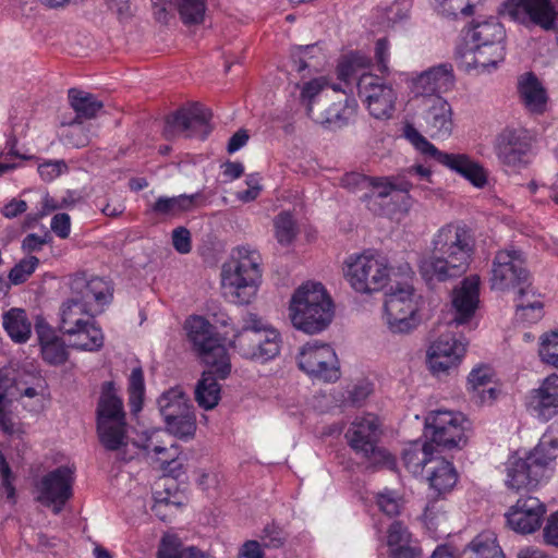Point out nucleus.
<instances>
[{
  "mask_svg": "<svg viewBox=\"0 0 558 558\" xmlns=\"http://www.w3.org/2000/svg\"><path fill=\"white\" fill-rule=\"evenodd\" d=\"M189 340L201 360L209 367L195 388V400L205 410L214 409L220 400L217 379H226L231 372L230 357L221 339L214 335V327L202 316L185 322Z\"/></svg>",
  "mask_w": 558,
  "mask_h": 558,
  "instance_id": "obj_1",
  "label": "nucleus"
},
{
  "mask_svg": "<svg viewBox=\"0 0 558 558\" xmlns=\"http://www.w3.org/2000/svg\"><path fill=\"white\" fill-rule=\"evenodd\" d=\"M475 236L462 222L441 227L433 239V255L421 263L426 281H447L466 272L475 251Z\"/></svg>",
  "mask_w": 558,
  "mask_h": 558,
  "instance_id": "obj_2",
  "label": "nucleus"
},
{
  "mask_svg": "<svg viewBox=\"0 0 558 558\" xmlns=\"http://www.w3.org/2000/svg\"><path fill=\"white\" fill-rule=\"evenodd\" d=\"M260 254L248 246L238 247L222 266L223 294L236 305H247L256 296L262 279Z\"/></svg>",
  "mask_w": 558,
  "mask_h": 558,
  "instance_id": "obj_3",
  "label": "nucleus"
},
{
  "mask_svg": "<svg viewBox=\"0 0 558 558\" xmlns=\"http://www.w3.org/2000/svg\"><path fill=\"white\" fill-rule=\"evenodd\" d=\"M557 457L558 440L551 438H542L524 458L509 457L506 463L507 487L515 492L536 488L550 476Z\"/></svg>",
  "mask_w": 558,
  "mask_h": 558,
  "instance_id": "obj_4",
  "label": "nucleus"
},
{
  "mask_svg": "<svg viewBox=\"0 0 558 558\" xmlns=\"http://www.w3.org/2000/svg\"><path fill=\"white\" fill-rule=\"evenodd\" d=\"M289 316L294 328L308 335L326 329L333 317V304L324 286L307 282L292 295Z\"/></svg>",
  "mask_w": 558,
  "mask_h": 558,
  "instance_id": "obj_5",
  "label": "nucleus"
},
{
  "mask_svg": "<svg viewBox=\"0 0 558 558\" xmlns=\"http://www.w3.org/2000/svg\"><path fill=\"white\" fill-rule=\"evenodd\" d=\"M96 415L100 444L109 451H117L126 446V414L123 401L112 381H105L101 385Z\"/></svg>",
  "mask_w": 558,
  "mask_h": 558,
  "instance_id": "obj_6",
  "label": "nucleus"
},
{
  "mask_svg": "<svg viewBox=\"0 0 558 558\" xmlns=\"http://www.w3.org/2000/svg\"><path fill=\"white\" fill-rule=\"evenodd\" d=\"M60 330L69 336L86 335L87 341L71 343L72 348L85 351H98L104 345V335L95 325V311L76 294L61 306Z\"/></svg>",
  "mask_w": 558,
  "mask_h": 558,
  "instance_id": "obj_7",
  "label": "nucleus"
},
{
  "mask_svg": "<svg viewBox=\"0 0 558 558\" xmlns=\"http://www.w3.org/2000/svg\"><path fill=\"white\" fill-rule=\"evenodd\" d=\"M403 136L426 158L434 159L438 163L456 171L469 180L474 186L483 187L487 182L484 168L469 156L463 154H448L437 149L412 124L403 128Z\"/></svg>",
  "mask_w": 558,
  "mask_h": 558,
  "instance_id": "obj_8",
  "label": "nucleus"
},
{
  "mask_svg": "<svg viewBox=\"0 0 558 558\" xmlns=\"http://www.w3.org/2000/svg\"><path fill=\"white\" fill-rule=\"evenodd\" d=\"M469 420L461 412L437 410L425 417L424 437L438 449H452L464 445Z\"/></svg>",
  "mask_w": 558,
  "mask_h": 558,
  "instance_id": "obj_9",
  "label": "nucleus"
},
{
  "mask_svg": "<svg viewBox=\"0 0 558 558\" xmlns=\"http://www.w3.org/2000/svg\"><path fill=\"white\" fill-rule=\"evenodd\" d=\"M379 426L377 416L373 414L356 417L348 428L345 438L350 447L372 464L390 466L395 463L392 456L377 445L380 436Z\"/></svg>",
  "mask_w": 558,
  "mask_h": 558,
  "instance_id": "obj_10",
  "label": "nucleus"
},
{
  "mask_svg": "<svg viewBox=\"0 0 558 558\" xmlns=\"http://www.w3.org/2000/svg\"><path fill=\"white\" fill-rule=\"evenodd\" d=\"M385 322L392 333H410L420 324L417 303L414 300V289L408 283L397 284L386 295Z\"/></svg>",
  "mask_w": 558,
  "mask_h": 558,
  "instance_id": "obj_11",
  "label": "nucleus"
},
{
  "mask_svg": "<svg viewBox=\"0 0 558 558\" xmlns=\"http://www.w3.org/2000/svg\"><path fill=\"white\" fill-rule=\"evenodd\" d=\"M356 101L347 95L338 94L336 87L331 94L319 96L308 108V117L317 124L330 130L345 126L356 113Z\"/></svg>",
  "mask_w": 558,
  "mask_h": 558,
  "instance_id": "obj_12",
  "label": "nucleus"
},
{
  "mask_svg": "<svg viewBox=\"0 0 558 558\" xmlns=\"http://www.w3.org/2000/svg\"><path fill=\"white\" fill-rule=\"evenodd\" d=\"M211 116L210 110L198 102L183 107L166 118L162 134L169 141L180 135L205 138L211 131Z\"/></svg>",
  "mask_w": 558,
  "mask_h": 558,
  "instance_id": "obj_13",
  "label": "nucleus"
},
{
  "mask_svg": "<svg viewBox=\"0 0 558 558\" xmlns=\"http://www.w3.org/2000/svg\"><path fill=\"white\" fill-rule=\"evenodd\" d=\"M345 276L356 292L372 293L387 284L389 268L386 258L362 254L348 265Z\"/></svg>",
  "mask_w": 558,
  "mask_h": 558,
  "instance_id": "obj_14",
  "label": "nucleus"
},
{
  "mask_svg": "<svg viewBox=\"0 0 558 558\" xmlns=\"http://www.w3.org/2000/svg\"><path fill=\"white\" fill-rule=\"evenodd\" d=\"M531 274L524 254L520 250H500L496 253L492 268V288L500 291L518 289L527 284Z\"/></svg>",
  "mask_w": 558,
  "mask_h": 558,
  "instance_id": "obj_15",
  "label": "nucleus"
},
{
  "mask_svg": "<svg viewBox=\"0 0 558 558\" xmlns=\"http://www.w3.org/2000/svg\"><path fill=\"white\" fill-rule=\"evenodd\" d=\"M298 365L316 379L333 383L340 378L339 360L328 343L307 342L298 355Z\"/></svg>",
  "mask_w": 558,
  "mask_h": 558,
  "instance_id": "obj_16",
  "label": "nucleus"
},
{
  "mask_svg": "<svg viewBox=\"0 0 558 558\" xmlns=\"http://www.w3.org/2000/svg\"><path fill=\"white\" fill-rule=\"evenodd\" d=\"M501 14L524 26H539L545 31L555 28L558 15L551 0H506Z\"/></svg>",
  "mask_w": 558,
  "mask_h": 558,
  "instance_id": "obj_17",
  "label": "nucleus"
},
{
  "mask_svg": "<svg viewBox=\"0 0 558 558\" xmlns=\"http://www.w3.org/2000/svg\"><path fill=\"white\" fill-rule=\"evenodd\" d=\"M357 94L366 104L369 114L375 119L388 120L392 117L397 93L381 77L372 73H363L357 81Z\"/></svg>",
  "mask_w": 558,
  "mask_h": 558,
  "instance_id": "obj_18",
  "label": "nucleus"
},
{
  "mask_svg": "<svg viewBox=\"0 0 558 558\" xmlns=\"http://www.w3.org/2000/svg\"><path fill=\"white\" fill-rule=\"evenodd\" d=\"M73 471L69 466L62 465L50 471L38 484V501L52 507V512L59 514L73 496Z\"/></svg>",
  "mask_w": 558,
  "mask_h": 558,
  "instance_id": "obj_19",
  "label": "nucleus"
},
{
  "mask_svg": "<svg viewBox=\"0 0 558 558\" xmlns=\"http://www.w3.org/2000/svg\"><path fill=\"white\" fill-rule=\"evenodd\" d=\"M231 344L245 359L268 361L280 351V335L277 330H236Z\"/></svg>",
  "mask_w": 558,
  "mask_h": 558,
  "instance_id": "obj_20",
  "label": "nucleus"
},
{
  "mask_svg": "<svg viewBox=\"0 0 558 558\" xmlns=\"http://www.w3.org/2000/svg\"><path fill=\"white\" fill-rule=\"evenodd\" d=\"M466 351V343L453 335H441L427 351V363L434 375L440 376L456 368Z\"/></svg>",
  "mask_w": 558,
  "mask_h": 558,
  "instance_id": "obj_21",
  "label": "nucleus"
},
{
  "mask_svg": "<svg viewBox=\"0 0 558 558\" xmlns=\"http://www.w3.org/2000/svg\"><path fill=\"white\" fill-rule=\"evenodd\" d=\"M532 137L522 128H506L496 140V153L502 163L517 167L527 162Z\"/></svg>",
  "mask_w": 558,
  "mask_h": 558,
  "instance_id": "obj_22",
  "label": "nucleus"
},
{
  "mask_svg": "<svg viewBox=\"0 0 558 558\" xmlns=\"http://www.w3.org/2000/svg\"><path fill=\"white\" fill-rule=\"evenodd\" d=\"M546 506L536 497L519 498L507 513L509 526L521 534H531L542 525Z\"/></svg>",
  "mask_w": 558,
  "mask_h": 558,
  "instance_id": "obj_23",
  "label": "nucleus"
},
{
  "mask_svg": "<svg viewBox=\"0 0 558 558\" xmlns=\"http://www.w3.org/2000/svg\"><path fill=\"white\" fill-rule=\"evenodd\" d=\"M151 3L155 19L165 24L169 21V11L173 10L184 25H199L207 10V0H151Z\"/></svg>",
  "mask_w": 558,
  "mask_h": 558,
  "instance_id": "obj_24",
  "label": "nucleus"
},
{
  "mask_svg": "<svg viewBox=\"0 0 558 558\" xmlns=\"http://www.w3.org/2000/svg\"><path fill=\"white\" fill-rule=\"evenodd\" d=\"M529 411L543 422L558 415V375L551 374L542 380L538 388L532 389L527 396Z\"/></svg>",
  "mask_w": 558,
  "mask_h": 558,
  "instance_id": "obj_25",
  "label": "nucleus"
},
{
  "mask_svg": "<svg viewBox=\"0 0 558 558\" xmlns=\"http://www.w3.org/2000/svg\"><path fill=\"white\" fill-rule=\"evenodd\" d=\"M347 186L355 189H373V195L379 198H385L393 191H399L408 194L413 184L408 180L404 174L396 177H367L361 173H350L343 179ZM409 198V195H407Z\"/></svg>",
  "mask_w": 558,
  "mask_h": 558,
  "instance_id": "obj_26",
  "label": "nucleus"
},
{
  "mask_svg": "<svg viewBox=\"0 0 558 558\" xmlns=\"http://www.w3.org/2000/svg\"><path fill=\"white\" fill-rule=\"evenodd\" d=\"M480 303V277L470 276L452 291V308L454 316L452 323L466 324L475 314Z\"/></svg>",
  "mask_w": 558,
  "mask_h": 558,
  "instance_id": "obj_27",
  "label": "nucleus"
},
{
  "mask_svg": "<svg viewBox=\"0 0 558 558\" xmlns=\"http://www.w3.org/2000/svg\"><path fill=\"white\" fill-rule=\"evenodd\" d=\"M70 288L72 294L78 295L92 307L93 303L102 306L112 298L110 282L99 277L87 279L85 274H77L71 279Z\"/></svg>",
  "mask_w": 558,
  "mask_h": 558,
  "instance_id": "obj_28",
  "label": "nucleus"
},
{
  "mask_svg": "<svg viewBox=\"0 0 558 558\" xmlns=\"http://www.w3.org/2000/svg\"><path fill=\"white\" fill-rule=\"evenodd\" d=\"M452 66L441 64L430 68L413 81V92L416 96H433L446 93L453 86Z\"/></svg>",
  "mask_w": 558,
  "mask_h": 558,
  "instance_id": "obj_29",
  "label": "nucleus"
},
{
  "mask_svg": "<svg viewBox=\"0 0 558 558\" xmlns=\"http://www.w3.org/2000/svg\"><path fill=\"white\" fill-rule=\"evenodd\" d=\"M505 37L506 32L501 23L495 17H490L474 24L472 29H469L466 33L465 43L469 40L470 45L493 44V56L501 58L506 54Z\"/></svg>",
  "mask_w": 558,
  "mask_h": 558,
  "instance_id": "obj_30",
  "label": "nucleus"
},
{
  "mask_svg": "<svg viewBox=\"0 0 558 558\" xmlns=\"http://www.w3.org/2000/svg\"><path fill=\"white\" fill-rule=\"evenodd\" d=\"M425 113V122L432 137L445 138L451 134L452 110L448 101L435 96Z\"/></svg>",
  "mask_w": 558,
  "mask_h": 558,
  "instance_id": "obj_31",
  "label": "nucleus"
},
{
  "mask_svg": "<svg viewBox=\"0 0 558 558\" xmlns=\"http://www.w3.org/2000/svg\"><path fill=\"white\" fill-rule=\"evenodd\" d=\"M518 93L530 112L542 114L546 110L547 94L534 73H525L520 77Z\"/></svg>",
  "mask_w": 558,
  "mask_h": 558,
  "instance_id": "obj_32",
  "label": "nucleus"
},
{
  "mask_svg": "<svg viewBox=\"0 0 558 558\" xmlns=\"http://www.w3.org/2000/svg\"><path fill=\"white\" fill-rule=\"evenodd\" d=\"M205 202L202 193L181 194L179 196H160L151 206V210L160 216L177 217L183 213L191 211Z\"/></svg>",
  "mask_w": 558,
  "mask_h": 558,
  "instance_id": "obj_33",
  "label": "nucleus"
},
{
  "mask_svg": "<svg viewBox=\"0 0 558 558\" xmlns=\"http://www.w3.org/2000/svg\"><path fill=\"white\" fill-rule=\"evenodd\" d=\"M436 449L426 439L424 442L418 440L409 444L402 451V462L404 466L414 475L423 473L424 468L428 464L435 463Z\"/></svg>",
  "mask_w": 558,
  "mask_h": 558,
  "instance_id": "obj_34",
  "label": "nucleus"
},
{
  "mask_svg": "<svg viewBox=\"0 0 558 558\" xmlns=\"http://www.w3.org/2000/svg\"><path fill=\"white\" fill-rule=\"evenodd\" d=\"M494 377L493 369L487 365H482L472 369L468 377V385L473 398L480 403H492L496 400L498 391L494 387H487L492 384Z\"/></svg>",
  "mask_w": 558,
  "mask_h": 558,
  "instance_id": "obj_35",
  "label": "nucleus"
},
{
  "mask_svg": "<svg viewBox=\"0 0 558 558\" xmlns=\"http://www.w3.org/2000/svg\"><path fill=\"white\" fill-rule=\"evenodd\" d=\"M460 558H506L492 531L477 534L461 551Z\"/></svg>",
  "mask_w": 558,
  "mask_h": 558,
  "instance_id": "obj_36",
  "label": "nucleus"
},
{
  "mask_svg": "<svg viewBox=\"0 0 558 558\" xmlns=\"http://www.w3.org/2000/svg\"><path fill=\"white\" fill-rule=\"evenodd\" d=\"M158 408L165 421L193 410V405L181 387H173L165 391L158 398Z\"/></svg>",
  "mask_w": 558,
  "mask_h": 558,
  "instance_id": "obj_37",
  "label": "nucleus"
},
{
  "mask_svg": "<svg viewBox=\"0 0 558 558\" xmlns=\"http://www.w3.org/2000/svg\"><path fill=\"white\" fill-rule=\"evenodd\" d=\"M427 478L430 487L440 495L453 488L458 481V474L451 462L439 457L429 468Z\"/></svg>",
  "mask_w": 558,
  "mask_h": 558,
  "instance_id": "obj_38",
  "label": "nucleus"
},
{
  "mask_svg": "<svg viewBox=\"0 0 558 558\" xmlns=\"http://www.w3.org/2000/svg\"><path fill=\"white\" fill-rule=\"evenodd\" d=\"M493 44H475L470 45L469 40L463 48L459 49V53L466 63L472 64L474 68H482L483 70L495 69L498 63L504 61L505 56L495 58L493 56Z\"/></svg>",
  "mask_w": 558,
  "mask_h": 558,
  "instance_id": "obj_39",
  "label": "nucleus"
},
{
  "mask_svg": "<svg viewBox=\"0 0 558 558\" xmlns=\"http://www.w3.org/2000/svg\"><path fill=\"white\" fill-rule=\"evenodd\" d=\"M71 108L75 111L74 120L93 119L102 109L104 104L90 93L71 88L68 94Z\"/></svg>",
  "mask_w": 558,
  "mask_h": 558,
  "instance_id": "obj_40",
  "label": "nucleus"
},
{
  "mask_svg": "<svg viewBox=\"0 0 558 558\" xmlns=\"http://www.w3.org/2000/svg\"><path fill=\"white\" fill-rule=\"evenodd\" d=\"M3 327L10 338L17 343H24L31 337L32 327L24 310L11 308L5 312Z\"/></svg>",
  "mask_w": 558,
  "mask_h": 558,
  "instance_id": "obj_41",
  "label": "nucleus"
},
{
  "mask_svg": "<svg viewBox=\"0 0 558 558\" xmlns=\"http://www.w3.org/2000/svg\"><path fill=\"white\" fill-rule=\"evenodd\" d=\"M158 558H206L204 553L194 546H184L175 535H165L157 554Z\"/></svg>",
  "mask_w": 558,
  "mask_h": 558,
  "instance_id": "obj_42",
  "label": "nucleus"
},
{
  "mask_svg": "<svg viewBox=\"0 0 558 558\" xmlns=\"http://www.w3.org/2000/svg\"><path fill=\"white\" fill-rule=\"evenodd\" d=\"M372 64L369 57L362 52H351L343 56L337 65V76L344 83H350L355 78L360 70L368 69Z\"/></svg>",
  "mask_w": 558,
  "mask_h": 558,
  "instance_id": "obj_43",
  "label": "nucleus"
},
{
  "mask_svg": "<svg viewBox=\"0 0 558 558\" xmlns=\"http://www.w3.org/2000/svg\"><path fill=\"white\" fill-rule=\"evenodd\" d=\"M165 423L168 432L179 439L189 440L195 435L196 416L193 410L177 415L175 418L166 420Z\"/></svg>",
  "mask_w": 558,
  "mask_h": 558,
  "instance_id": "obj_44",
  "label": "nucleus"
},
{
  "mask_svg": "<svg viewBox=\"0 0 558 558\" xmlns=\"http://www.w3.org/2000/svg\"><path fill=\"white\" fill-rule=\"evenodd\" d=\"M129 405L131 412L136 414L142 410L144 395H145V383L144 373L142 367H134L129 377Z\"/></svg>",
  "mask_w": 558,
  "mask_h": 558,
  "instance_id": "obj_45",
  "label": "nucleus"
},
{
  "mask_svg": "<svg viewBox=\"0 0 558 558\" xmlns=\"http://www.w3.org/2000/svg\"><path fill=\"white\" fill-rule=\"evenodd\" d=\"M275 236L281 245H289L298 234V227L289 211H282L274 219Z\"/></svg>",
  "mask_w": 558,
  "mask_h": 558,
  "instance_id": "obj_46",
  "label": "nucleus"
},
{
  "mask_svg": "<svg viewBox=\"0 0 558 558\" xmlns=\"http://www.w3.org/2000/svg\"><path fill=\"white\" fill-rule=\"evenodd\" d=\"M531 298L533 303H520L515 306V317L520 322L535 324L544 316V304L535 291H531Z\"/></svg>",
  "mask_w": 558,
  "mask_h": 558,
  "instance_id": "obj_47",
  "label": "nucleus"
},
{
  "mask_svg": "<svg viewBox=\"0 0 558 558\" xmlns=\"http://www.w3.org/2000/svg\"><path fill=\"white\" fill-rule=\"evenodd\" d=\"M538 355L542 362L558 368V329L541 336Z\"/></svg>",
  "mask_w": 558,
  "mask_h": 558,
  "instance_id": "obj_48",
  "label": "nucleus"
},
{
  "mask_svg": "<svg viewBox=\"0 0 558 558\" xmlns=\"http://www.w3.org/2000/svg\"><path fill=\"white\" fill-rule=\"evenodd\" d=\"M149 450L148 454L153 452L157 457L159 466L163 472L169 474L174 473V469L170 468L172 464H177V458L179 456V447L172 444L169 448L161 445H153L151 441L146 446Z\"/></svg>",
  "mask_w": 558,
  "mask_h": 558,
  "instance_id": "obj_49",
  "label": "nucleus"
},
{
  "mask_svg": "<svg viewBox=\"0 0 558 558\" xmlns=\"http://www.w3.org/2000/svg\"><path fill=\"white\" fill-rule=\"evenodd\" d=\"M43 360L53 366L64 364L69 359V352L62 338L40 347Z\"/></svg>",
  "mask_w": 558,
  "mask_h": 558,
  "instance_id": "obj_50",
  "label": "nucleus"
},
{
  "mask_svg": "<svg viewBox=\"0 0 558 558\" xmlns=\"http://www.w3.org/2000/svg\"><path fill=\"white\" fill-rule=\"evenodd\" d=\"M39 259L36 256H28L21 259L9 272L10 283L17 286L24 283L36 270Z\"/></svg>",
  "mask_w": 558,
  "mask_h": 558,
  "instance_id": "obj_51",
  "label": "nucleus"
},
{
  "mask_svg": "<svg viewBox=\"0 0 558 558\" xmlns=\"http://www.w3.org/2000/svg\"><path fill=\"white\" fill-rule=\"evenodd\" d=\"M93 134L89 128L84 125L82 121L73 120L69 123V130L64 135L65 143L76 148L85 147L90 143Z\"/></svg>",
  "mask_w": 558,
  "mask_h": 558,
  "instance_id": "obj_52",
  "label": "nucleus"
},
{
  "mask_svg": "<svg viewBox=\"0 0 558 558\" xmlns=\"http://www.w3.org/2000/svg\"><path fill=\"white\" fill-rule=\"evenodd\" d=\"M415 541L408 527L401 521H393L387 527V546L389 549L396 547L408 546Z\"/></svg>",
  "mask_w": 558,
  "mask_h": 558,
  "instance_id": "obj_53",
  "label": "nucleus"
},
{
  "mask_svg": "<svg viewBox=\"0 0 558 558\" xmlns=\"http://www.w3.org/2000/svg\"><path fill=\"white\" fill-rule=\"evenodd\" d=\"M288 538V534L284 532L282 527L275 523L266 524V526L262 531L260 539V548L268 549H278L281 548Z\"/></svg>",
  "mask_w": 558,
  "mask_h": 558,
  "instance_id": "obj_54",
  "label": "nucleus"
},
{
  "mask_svg": "<svg viewBox=\"0 0 558 558\" xmlns=\"http://www.w3.org/2000/svg\"><path fill=\"white\" fill-rule=\"evenodd\" d=\"M376 502L379 510L390 518L400 514L403 507L402 499L395 492L388 489L377 494Z\"/></svg>",
  "mask_w": 558,
  "mask_h": 558,
  "instance_id": "obj_55",
  "label": "nucleus"
},
{
  "mask_svg": "<svg viewBox=\"0 0 558 558\" xmlns=\"http://www.w3.org/2000/svg\"><path fill=\"white\" fill-rule=\"evenodd\" d=\"M318 50V47L316 44L313 45H306V46H296L293 47L291 50V61L293 69L301 73L305 69H308L312 66L311 59L314 57V52Z\"/></svg>",
  "mask_w": 558,
  "mask_h": 558,
  "instance_id": "obj_56",
  "label": "nucleus"
},
{
  "mask_svg": "<svg viewBox=\"0 0 558 558\" xmlns=\"http://www.w3.org/2000/svg\"><path fill=\"white\" fill-rule=\"evenodd\" d=\"M326 82L323 78H313L306 82L301 90V99L306 102V111L308 112L310 106L317 100L319 96L327 94L324 92Z\"/></svg>",
  "mask_w": 558,
  "mask_h": 558,
  "instance_id": "obj_57",
  "label": "nucleus"
},
{
  "mask_svg": "<svg viewBox=\"0 0 558 558\" xmlns=\"http://www.w3.org/2000/svg\"><path fill=\"white\" fill-rule=\"evenodd\" d=\"M444 14L458 16L462 14L469 16L473 14V4L470 0H437Z\"/></svg>",
  "mask_w": 558,
  "mask_h": 558,
  "instance_id": "obj_58",
  "label": "nucleus"
},
{
  "mask_svg": "<svg viewBox=\"0 0 558 558\" xmlns=\"http://www.w3.org/2000/svg\"><path fill=\"white\" fill-rule=\"evenodd\" d=\"M9 378L0 374V428L4 434L11 435L14 432V424L10 415L4 411V401L9 387Z\"/></svg>",
  "mask_w": 558,
  "mask_h": 558,
  "instance_id": "obj_59",
  "label": "nucleus"
},
{
  "mask_svg": "<svg viewBox=\"0 0 558 558\" xmlns=\"http://www.w3.org/2000/svg\"><path fill=\"white\" fill-rule=\"evenodd\" d=\"M389 49H390V45L386 37L379 38L375 43L374 58L376 60L377 70L381 74L389 73V66H388V61H389V56H390Z\"/></svg>",
  "mask_w": 558,
  "mask_h": 558,
  "instance_id": "obj_60",
  "label": "nucleus"
},
{
  "mask_svg": "<svg viewBox=\"0 0 558 558\" xmlns=\"http://www.w3.org/2000/svg\"><path fill=\"white\" fill-rule=\"evenodd\" d=\"M172 244L180 254H187L192 250L190 231L184 227H178L172 231Z\"/></svg>",
  "mask_w": 558,
  "mask_h": 558,
  "instance_id": "obj_61",
  "label": "nucleus"
},
{
  "mask_svg": "<svg viewBox=\"0 0 558 558\" xmlns=\"http://www.w3.org/2000/svg\"><path fill=\"white\" fill-rule=\"evenodd\" d=\"M259 177L257 174H248L246 177L247 189L238 193V198L244 203L256 199L262 191L259 184Z\"/></svg>",
  "mask_w": 558,
  "mask_h": 558,
  "instance_id": "obj_62",
  "label": "nucleus"
},
{
  "mask_svg": "<svg viewBox=\"0 0 558 558\" xmlns=\"http://www.w3.org/2000/svg\"><path fill=\"white\" fill-rule=\"evenodd\" d=\"M51 230L61 239H68L71 231V218L65 213L56 214L50 223Z\"/></svg>",
  "mask_w": 558,
  "mask_h": 558,
  "instance_id": "obj_63",
  "label": "nucleus"
},
{
  "mask_svg": "<svg viewBox=\"0 0 558 558\" xmlns=\"http://www.w3.org/2000/svg\"><path fill=\"white\" fill-rule=\"evenodd\" d=\"M543 535L547 545L558 547V511L551 513L547 519Z\"/></svg>",
  "mask_w": 558,
  "mask_h": 558,
  "instance_id": "obj_64",
  "label": "nucleus"
}]
</instances>
